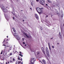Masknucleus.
Returning a JSON list of instances; mask_svg holds the SVG:
<instances>
[{"label":"nucleus","mask_w":64,"mask_h":64,"mask_svg":"<svg viewBox=\"0 0 64 64\" xmlns=\"http://www.w3.org/2000/svg\"><path fill=\"white\" fill-rule=\"evenodd\" d=\"M35 16L37 19H38V20L39 17H38V15H37V14H35Z\"/></svg>","instance_id":"1a4fd4ad"},{"label":"nucleus","mask_w":64,"mask_h":64,"mask_svg":"<svg viewBox=\"0 0 64 64\" xmlns=\"http://www.w3.org/2000/svg\"><path fill=\"white\" fill-rule=\"evenodd\" d=\"M44 64H46V62H44Z\"/></svg>","instance_id":"cd10ccee"},{"label":"nucleus","mask_w":64,"mask_h":64,"mask_svg":"<svg viewBox=\"0 0 64 64\" xmlns=\"http://www.w3.org/2000/svg\"><path fill=\"white\" fill-rule=\"evenodd\" d=\"M24 34L28 38H29V36L28 35H27L26 33L25 32H24Z\"/></svg>","instance_id":"6e6552de"},{"label":"nucleus","mask_w":64,"mask_h":64,"mask_svg":"<svg viewBox=\"0 0 64 64\" xmlns=\"http://www.w3.org/2000/svg\"><path fill=\"white\" fill-rule=\"evenodd\" d=\"M22 40H23L24 41V38H22Z\"/></svg>","instance_id":"58836bf2"},{"label":"nucleus","mask_w":64,"mask_h":64,"mask_svg":"<svg viewBox=\"0 0 64 64\" xmlns=\"http://www.w3.org/2000/svg\"><path fill=\"white\" fill-rule=\"evenodd\" d=\"M21 63V62H20L19 61H18V64H19V63Z\"/></svg>","instance_id":"a878e982"},{"label":"nucleus","mask_w":64,"mask_h":64,"mask_svg":"<svg viewBox=\"0 0 64 64\" xmlns=\"http://www.w3.org/2000/svg\"><path fill=\"white\" fill-rule=\"evenodd\" d=\"M12 29H13V31L14 32H16V30L14 28H13Z\"/></svg>","instance_id":"2eb2a0df"},{"label":"nucleus","mask_w":64,"mask_h":64,"mask_svg":"<svg viewBox=\"0 0 64 64\" xmlns=\"http://www.w3.org/2000/svg\"><path fill=\"white\" fill-rule=\"evenodd\" d=\"M42 62H43V63H44V62H46V61H45V60H42Z\"/></svg>","instance_id":"412c9836"},{"label":"nucleus","mask_w":64,"mask_h":64,"mask_svg":"<svg viewBox=\"0 0 64 64\" xmlns=\"http://www.w3.org/2000/svg\"><path fill=\"white\" fill-rule=\"evenodd\" d=\"M46 6H48V5L47 4H46Z\"/></svg>","instance_id":"ea45409f"},{"label":"nucleus","mask_w":64,"mask_h":64,"mask_svg":"<svg viewBox=\"0 0 64 64\" xmlns=\"http://www.w3.org/2000/svg\"><path fill=\"white\" fill-rule=\"evenodd\" d=\"M2 46H4V45L3 44V45H2Z\"/></svg>","instance_id":"338daca9"},{"label":"nucleus","mask_w":64,"mask_h":64,"mask_svg":"<svg viewBox=\"0 0 64 64\" xmlns=\"http://www.w3.org/2000/svg\"><path fill=\"white\" fill-rule=\"evenodd\" d=\"M35 58H34L32 59L31 61V62L32 63H33L34 62V60Z\"/></svg>","instance_id":"39448f33"},{"label":"nucleus","mask_w":64,"mask_h":64,"mask_svg":"<svg viewBox=\"0 0 64 64\" xmlns=\"http://www.w3.org/2000/svg\"><path fill=\"white\" fill-rule=\"evenodd\" d=\"M6 64H7V62H6Z\"/></svg>","instance_id":"09e8293b"},{"label":"nucleus","mask_w":64,"mask_h":64,"mask_svg":"<svg viewBox=\"0 0 64 64\" xmlns=\"http://www.w3.org/2000/svg\"><path fill=\"white\" fill-rule=\"evenodd\" d=\"M36 0V1H37V2H38V1L39 2V0Z\"/></svg>","instance_id":"c9c22d12"},{"label":"nucleus","mask_w":64,"mask_h":64,"mask_svg":"<svg viewBox=\"0 0 64 64\" xmlns=\"http://www.w3.org/2000/svg\"><path fill=\"white\" fill-rule=\"evenodd\" d=\"M19 55H20V56H21V55H22V54H19Z\"/></svg>","instance_id":"79ce46f5"},{"label":"nucleus","mask_w":64,"mask_h":64,"mask_svg":"<svg viewBox=\"0 0 64 64\" xmlns=\"http://www.w3.org/2000/svg\"><path fill=\"white\" fill-rule=\"evenodd\" d=\"M5 42H2V43L4 44V43Z\"/></svg>","instance_id":"a18cd8bd"},{"label":"nucleus","mask_w":64,"mask_h":64,"mask_svg":"<svg viewBox=\"0 0 64 64\" xmlns=\"http://www.w3.org/2000/svg\"><path fill=\"white\" fill-rule=\"evenodd\" d=\"M12 55V53H10V55L11 56Z\"/></svg>","instance_id":"b1692460"},{"label":"nucleus","mask_w":64,"mask_h":64,"mask_svg":"<svg viewBox=\"0 0 64 64\" xmlns=\"http://www.w3.org/2000/svg\"><path fill=\"white\" fill-rule=\"evenodd\" d=\"M57 44H59V43H58Z\"/></svg>","instance_id":"e2e57ef3"},{"label":"nucleus","mask_w":64,"mask_h":64,"mask_svg":"<svg viewBox=\"0 0 64 64\" xmlns=\"http://www.w3.org/2000/svg\"><path fill=\"white\" fill-rule=\"evenodd\" d=\"M60 15H61V17L62 18L63 17V12H61L60 13Z\"/></svg>","instance_id":"0eeeda50"},{"label":"nucleus","mask_w":64,"mask_h":64,"mask_svg":"<svg viewBox=\"0 0 64 64\" xmlns=\"http://www.w3.org/2000/svg\"><path fill=\"white\" fill-rule=\"evenodd\" d=\"M48 17V16L47 15L46 16V18H47V17Z\"/></svg>","instance_id":"72a5a7b5"},{"label":"nucleus","mask_w":64,"mask_h":64,"mask_svg":"<svg viewBox=\"0 0 64 64\" xmlns=\"http://www.w3.org/2000/svg\"><path fill=\"white\" fill-rule=\"evenodd\" d=\"M0 7L1 8L3 7H4V5L3 4H2V5H0Z\"/></svg>","instance_id":"f8f14e48"},{"label":"nucleus","mask_w":64,"mask_h":64,"mask_svg":"<svg viewBox=\"0 0 64 64\" xmlns=\"http://www.w3.org/2000/svg\"><path fill=\"white\" fill-rule=\"evenodd\" d=\"M12 61H10V63H12Z\"/></svg>","instance_id":"de8ad7c7"},{"label":"nucleus","mask_w":64,"mask_h":64,"mask_svg":"<svg viewBox=\"0 0 64 64\" xmlns=\"http://www.w3.org/2000/svg\"><path fill=\"white\" fill-rule=\"evenodd\" d=\"M23 21L24 22V20H23Z\"/></svg>","instance_id":"603ef678"},{"label":"nucleus","mask_w":64,"mask_h":64,"mask_svg":"<svg viewBox=\"0 0 64 64\" xmlns=\"http://www.w3.org/2000/svg\"><path fill=\"white\" fill-rule=\"evenodd\" d=\"M20 60H21V61H22V58H21L20 59Z\"/></svg>","instance_id":"4c0bfd02"},{"label":"nucleus","mask_w":64,"mask_h":64,"mask_svg":"<svg viewBox=\"0 0 64 64\" xmlns=\"http://www.w3.org/2000/svg\"><path fill=\"white\" fill-rule=\"evenodd\" d=\"M21 57H23V55H21Z\"/></svg>","instance_id":"3c124183"},{"label":"nucleus","mask_w":64,"mask_h":64,"mask_svg":"<svg viewBox=\"0 0 64 64\" xmlns=\"http://www.w3.org/2000/svg\"><path fill=\"white\" fill-rule=\"evenodd\" d=\"M52 48H54V46H52Z\"/></svg>","instance_id":"2f4dec72"},{"label":"nucleus","mask_w":64,"mask_h":64,"mask_svg":"<svg viewBox=\"0 0 64 64\" xmlns=\"http://www.w3.org/2000/svg\"><path fill=\"white\" fill-rule=\"evenodd\" d=\"M14 62H13V61H12V63H13Z\"/></svg>","instance_id":"5fc2aeb1"},{"label":"nucleus","mask_w":64,"mask_h":64,"mask_svg":"<svg viewBox=\"0 0 64 64\" xmlns=\"http://www.w3.org/2000/svg\"><path fill=\"white\" fill-rule=\"evenodd\" d=\"M4 46H6V44H4Z\"/></svg>","instance_id":"864d4df0"},{"label":"nucleus","mask_w":64,"mask_h":64,"mask_svg":"<svg viewBox=\"0 0 64 64\" xmlns=\"http://www.w3.org/2000/svg\"><path fill=\"white\" fill-rule=\"evenodd\" d=\"M13 20H14V17H13Z\"/></svg>","instance_id":"c03bdc74"},{"label":"nucleus","mask_w":64,"mask_h":64,"mask_svg":"<svg viewBox=\"0 0 64 64\" xmlns=\"http://www.w3.org/2000/svg\"><path fill=\"white\" fill-rule=\"evenodd\" d=\"M48 2L50 3H52V2L50 0H48Z\"/></svg>","instance_id":"dca6fc26"},{"label":"nucleus","mask_w":64,"mask_h":64,"mask_svg":"<svg viewBox=\"0 0 64 64\" xmlns=\"http://www.w3.org/2000/svg\"><path fill=\"white\" fill-rule=\"evenodd\" d=\"M46 53V54L48 57H49V56H50V55H49V52H48Z\"/></svg>","instance_id":"ddd939ff"},{"label":"nucleus","mask_w":64,"mask_h":64,"mask_svg":"<svg viewBox=\"0 0 64 64\" xmlns=\"http://www.w3.org/2000/svg\"><path fill=\"white\" fill-rule=\"evenodd\" d=\"M23 11V10H21V11Z\"/></svg>","instance_id":"4d7b16f0"},{"label":"nucleus","mask_w":64,"mask_h":64,"mask_svg":"<svg viewBox=\"0 0 64 64\" xmlns=\"http://www.w3.org/2000/svg\"><path fill=\"white\" fill-rule=\"evenodd\" d=\"M42 50L44 55L46 57H47V56L46 55V54H45V51H44V48H43V47H42Z\"/></svg>","instance_id":"7ed1b4c3"},{"label":"nucleus","mask_w":64,"mask_h":64,"mask_svg":"<svg viewBox=\"0 0 64 64\" xmlns=\"http://www.w3.org/2000/svg\"><path fill=\"white\" fill-rule=\"evenodd\" d=\"M49 44H50V43H48V45H49Z\"/></svg>","instance_id":"052dcab7"},{"label":"nucleus","mask_w":64,"mask_h":64,"mask_svg":"<svg viewBox=\"0 0 64 64\" xmlns=\"http://www.w3.org/2000/svg\"><path fill=\"white\" fill-rule=\"evenodd\" d=\"M6 8H8V6H6Z\"/></svg>","instance_id":"69168bd1"},{"label":"nucleus","mask_w":64,"mask_h":64,"mask_svg":"<svg viewBox=\"0 0 64 64\" xmlns=\"http://www.w3.org/2000/svg\"><path fill=\"white\" fill-rule=\"evenodd\" d=\"M23 44H25V42H23Z\"/></svg>","instance_id":"c85d7f7f"},{"label":"nucleus","mask_w":64,"mask_h":64,"mask_svg":"<svg viewBox=\"0 0 64 64\" xmlns=\"http://www.w3.org/2000/svg\"><path fill=\"white\" fill-rule=\"evenodd\" d=\"M2 11L4 12H8L7 10L5 8L4 10H3Z\"/></svg>","instance_id":"9d476101"},{"label":"nucleus","mask_w":64,"mask_h":64,"mask_svg":"<svg viewBox=\"0 0 64 64\" xmlns=\"http://www.w3.org/2000/svg\"><path fill=\"white\" fill-rule=\"evenodd\" d=\"M53 38H51V39H53Z\"/></svg>","instance_id":"6e6d98bb"},{"label":"nucleus","mask_w":64,"mask_h":64,"mask_svg":"<svg viewBox=\"0 0 64 64\" xmlns=\"http://www.w3.org/2000/svg\"><path fill=\"white\" fill-rule=\"evenodd\" d=\"M30 64H33V63H31Z\"/></svg>","instance_id":"680f3d73"},{"label":"nucleus","mask_w":64,"mask_h":64,"mask_svg":"<svg viewBox=\"0 0 64 64\" xmlns=\"http://www.w3.org/2000/svg\"><path fill=\"white\" fill-rule=\"evenodd\" d=\"M12 14L14 15H15V14L14 13H12Z\"/></svg>","instance_id":"f704fd0d"},{"label":"nucleus","mask_w":64,"mask_h":64,"mask_svg":"<svg viewBox=\"0 0 64 64\" xmlns=\"http://www.w3.org/2000/svg\"><path fill=\"white\" fill-rule=\"evenodd\" d=\"M48 46L49 47V48L50 50H51V48H50V45L49 44H48Z\"/></svg>","instance_id":"aec40b11"},{"label":"nucleus","mask_w":64,"mask_h":64,"mask_svg":"<svg viewBox=\"0 0 64 64\" xmlns=\"http://www.w3.org/2000/svg\"><path fill=\"white\" fill-rule=\"evenodd\" d=\"M9 47V46H6L5 47H4V49H6L7 48V47Z\"/></svg>","instance_id":"a211bd4d"},{"label":"nucleus","mask_w":64,"mask_h":64,"mask_svg":"<svg viewBox=\"0 0 64 64\" xmlns=\"http://www.w3.org/2000/svg\"><path fill=\"white\" fill-rule=\"evenodd\" d=\"M40 52H38V53H37V55H39V54H40Z\"/></svg>","instance_id":"6ab92c4d"},{"label":"nucleus","mask_w":64,"mask_h":64,"mask_svg":"<svg viewBox=\"0 0 64 64\" xmlns=\"http://www.w3.org/2000/svg\"><path fill=\"white\" fill-rule=\"evenodd\" d=\"M16 38L18 40H19L20 39V38L19 37V36L18 35H17L16 37Z\"/></svg>","instance_id":"20e7f679"},{"label":"nucleus","mask_w":64,"mask_h":64,"mask_svg":"<svg viewBox=\"0 0 64 64\" xmlns=\"http://www.w3.org/2000/svg\"><path fill=\"white\" fill-rule=\"evenodd\" d=\"M30 9H31V10H32V8H30Z\"/></svg>","instance_id":"49530a36"},{"label":"nucleus","mask_w":64,"mask_h":64,"mask_svg":"<svg viewBox=\"0 0 64 64\" xmlns=\"http://www.w3.org/2000/svg\"><path fill=\"white\" fill-rule=\"evenodd\" d=\"M13 60L14 61H15V59H14V58H13Z\"/></svg>","instance_id":"c756f323"},{"label":"nucleus","mask_w":64,"mask_h":64,"mask_svg":"<svg viewBox=\"0 0 64 64\" xmlns=\"http://www.w3.org/2000/svg\"><path fill=\"white\" fill-rule=\"evenodd\" d=\"M0 64H3L2 63H1Z\"/></svg>","instance_id":"774afa93"},{"label":"nucleus","mask_w":64,"mask_h":64,"mask_svg":"<svg viewBox=\"0 0 64 64\" xmlns=\"http://www.w3.org/2000/svg\"><path fill=\"white\" fill-rule=\"evenodd\" d=\"M46 53L47 52H49L48 51V49L47 48H46Z\"/></svg>","instance_id":"9b49d317"},{"label":"nucleus","mask_w":64,"mask_h":64,"mask_svg":"<svg viewBox=\"0 0 64 64\" xmlns=\"http://www.w3.org/2000/svg\"><path fill=\"white\" fill-rule=\"evenodd\" d=\"M6 37H7V38H8V36H6Z\"/></svg>","instance_id":"13d9d810"},{"label":"nucleus","mask_w":64,"mask_h":64,"mask_svg":"<svg viewBox=\"0 0 64 64\" xmlns=\"http://www.w3.org/2000/svg\"><path fill=\"white\" fill-rule=\"evenodd\" d=\"M18 64V62L17 61H16V64Z\"/></svg>","instance_id":"473e14b6"},{"label":"nucleus","mask_w":64,"mask_h":64,"mask_svg":"<svg viewBox=\"0 0 64 64\" xmlns=\"http://www.w3.org/2000/svg\"><path fill=\"white\" fill-rule=\"evenodd\" d=\"M8 63H9V62H8Z\"/></svg>","instance_id":"bf43d9fd"},{"label":"nucleus","mask_w":64,"mask_h":64,"mask_svg":"<svg viewBox=\"0 0 64 64\" xmlns=\"http://www.w3.org/2000/svg\"><path fill=\"white\" fill-rule=\"evenodd\" d=\"M1 8L2 9V10H4L5 9V7H4V6L2 7V8Z\"/></svg>","instance_id":"4468645a"},{"label":"nucleus","mask_w":64,"mask_h":64,"mask_svg":"<svg viewBox=\"0 0 64 64\" xmlns=\"http://www.w3.org/2000/svg\"><path fill=\"white\" fill-rule=\"evenodd\" d=\"M19 53H20V54H21V53H22V52H20Z\"/></svg>","instance_id":"e433bc0d"},{"label":"nucleus","mask_w":64,"mask_h":64,"mask_svg":"<svg viewBox=\"0 0 64 64\" xmlns=\"http://www.w3.org/2000/svg\"><path fill=\"white\" fill-rule=\"evenodd\" d=\"M31 5L32 6H33V4L32 2H31Z\"/></svg>","instance_id":"7c9ffc66"},{"label":"nucleus","mask_w":64,"mask_h":64,"mask_svg":"<svg viewBox=\"0 0 64 64\" xmlns=\"http://www.w3.org/2000/svg\"><path fill=\"white\" fill-rule=\"evenodd\" d=\"M5 40H4V41H3L4 42H5Z\"/></svg>","instance_id":"37998d69"},{"label":"nucleus","mask_w":64,"mask_h":64,"mask_svg":"<svg viewBox=\"0 0 64 64\" xmlns=\"http://www.w3.org/2000/svg\"><path fill=\"white\" fill-rule=\"evenodd\" d=\"M39 2L42 5H44L45 4V0H39Z\"/></svg>","instance_id":"f03ea898"},{"label":"nucleus","mask_w":64,"mask_h":64,"mask_svg":"<svg viewBox=\"0 0 64 64\" xmlns=\"http://www.w3.org/2000/svg\"><path fill=\"white\" fill-rule=\"evenodd\" d=\"M40 30H43V28H42V27H41L40 28Z\"/></svg>","instance_id":"393cba45"},{"label":"nucleus","mask_w":64,"mask_h":64,"mask_svg":"<svg viewBox=\"0 0 64 64\" xmlns=\"http://www.w3.org/2000/svg\"><path fill=\"white\" fill-rule=\"evenodd\" d=\"M20 58V56H19V57H18V58Z\"/></svg>","instance_id":"0e129e2a"},{"label":"nucleus","mask_w":64,"mask_h":64,"mask_svg":"<svg viewBox=\"0 0 64 64\" xmlns=\"http://www.w3.org/2000/svg\"><path fill=\"white\" fill-rule=\"evenodd\" d=\"M18 60H20V58H18Z\"/></svg>","instance_id":"a19ab883"},{"label":"nucleus","mask_w":64,"mask_h":64,"mask_svg":"<svg viewBox=\"0 0 64 64\" xmlns=\"http://www.w3.org/2000/svg\"><path fill=\"white\" fill-rule=\"evenodd\" d=\"M25 46H27V45L25 44Z\"/></svg>","instance_id":"8fccbe9b"},{"label":"nucleus","mask_w":64,"mask_h":64,"mask_svg":"<svg viewBox=\"0 0 64 64\" xmlns=\"http://www.w3.org/2000/svg\"><path fill=\"white\" fill-rule=\"evenodd\" d=\"M14 36H16V37L17 36V35H16V33L14 34Z\"/></svg>","instance_id":"f3484780"},{"label":"nucleus","mask_w":64,"mask_h":64,"mask_svg":"<svg viewBox=\"0 0 64 64\" xmlns=\"http://www.w3.org/2000/svg\"><path fill=\"white\" fill-rule=\"evenodd\" d=\"M2 52H3V50H2L0 53L1 54H2Z\"/></svg>","instance_id":"bb28decb"},{"label":"nucleus","mask_w":64,"mask_h":64,"mask_svg":"<svg viewBox=\"0 0 64 64\" xmlns=\"http://www.w3.org/2000/svg\"><path fill=\"white\" fill-rule=\"evenodd\" d=\"M59 36L60 38H62V36L61 35V32H60L59 33Z\"/></svg>","instance_id":"423d86ee"},{"label":"nucleus","mask_w":64,"mask_h":64,"mask_svg":"<svg viewBox=\"0 0 64 64\" xmlns=\"http://www.w3.org/2000/svg\"><path fill=\"white\" fill-rule=\"evenodd\" d=\"M36 10L37 11L38 13L40 14L42 13V11L41 10V9L39 8H36Z\"/></svg>","instance_id":"f257e3e1"},{"label":"nucleus","mask_w":64,"mask_h":64,"mask_svg":"<svg viewBox=\"0 0 64 64\" xmlns=\"http://www.w3.org/2000/svg\"><path fill=\"white\" fill-rule=\"evenodd\" d=\"M56 12H55V13H56V14H59L57 12V11L56 10Z\"/></svg>","instance_id":"4be33fe9"},{"label":"nucleus","mask_w":64,"mask_h":64,"mask_svg":"<svg viewBox=\"0 0 64 64\" xmlns=\"http://www.w3.org/2000/svg\"><path fill=\"white\" fill-rule=\"evenodd\" d=\"M17 51H15V52H14V54H16V52H17Z\"/></svg>","instance_id":"5701e85b"}]
</instances>
